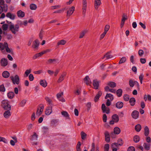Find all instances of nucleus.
<instances>
[{
    "instance_id": "nucleus-1",
    "label": "nucleus",
    "mask_w": 151,
    "mask_h": 151,
    "mask_svg": "<svg viewBox=\"0 0 151 151\" xmlns=\"http://www.w3.org/2000/svg\"><path fill=\"white\" fill-rule=\"evenodd\" d=\"M9 28L12 33L15 34L19 30V26L18 24H16L14 25L13 24H12L9 25Z\"/></svg>"
},
{
    "instance_id": "nucleus-2",
    "label": "nucleus",
    "mask_w": 151,
    "mask_h": 151,
    "mask_svg": "<svg viewBox=\"0 0 151 151\" xmlns=\"http://www.w3.org/2000/svg\"><path fill=\"white\" fill-rule=\"evenodd\" d=\"M10 102L7 100H4L2 101V106L5 110L11 109V106L10 105Z\"/></svg>"
},
{
    "instance_id": "nucleus-3",
    "label": "nucleus",
    "mask_w": 151,
    "mask_h": 151,
    "mask_svg": "<svg viewBox=\"0 0 151 151\" xmlns=\"http://www.w3.org/2000/svg\"><path fill=\"white\" fill-rule=\"evenodd\" d=\"M37 133L35 132H33V134L32 135L30 139L31 142L33 146L36 145L37 144Z\"/></svg>"
},
{
    "instance_id": "nucleus-4",
    "label": "nucleus",
    "mask_w": 151,
    "mask_h": 151,
    "mask_svg": "<svg viewBox=\"0 0 151 151\" xmlns=\"http://www.w3.org/2000/svg\"><path fill=\"white\" fill-rule=\"evenodd\" d=\"M10 78L14 84H16L18 85L19 84L20 79L19 76L17 75H16L14 77L11 76Z\"/></svg>"
},
{
    "instance_id": "nucleus-5",
    "label": "nucleus",
    "mask_w": 151,
    "mask_h": 151,
    "mask_svg": "<svg viewBox=\"0 0 151 151\" xmlns=\"http://www.w3.org/2000/svg\"><path fill=\"white\" fill-rule=\"evenodd\" d=\"M87 8V3L86 0H82V14L85 17Z\"/></svg>"
},
{
    "instance_id": "nucleus-6",
    "label": "nucleus",
    "mask_w": 151,
    "mask_h": 151,
    "mask_svg": "<svg viewBox=\"0 0 151 151\" xmlns=\"http://www.w3.org/2000/svg\"><path fill=\"white\" fill-rule=\"evenodd\" d=\"M63 92L59 93L57 94V97L58 100L62 102H64L65 101V99L62 96L63 95Z\"/></svg>"
},
{
    "instance_id": "nucleus-7",
    "label": "nucleus",
    "mask_w": 151,
    "mask_h": 151,
    "mask_svg": "<svg viewBox=\"0 0 151 151\" xmlns=\"http://www.w3.org/2000/svg\"><path fill=\"white\" fill-rule=\"evenodd\" d=\"M8 6L7 5H4L3 6H0V14L3 12H6L8 10Z\"/></svg>"
},
{
    "instance_id": "nucleus-8",
    "label": "nucleus",
    "mask_w": 151,
    "mask_h": 151,
    "mask_svg": "<svg viewBox=\"0 0 151 151\" xmlns=\"http://www.w3.org/2000/svg\"><path fill=\"white\" fill-rule=\"evenodd\" d=\"M0 63L1 65L4 67L6 66L8 64L7 60L6 58H2L1 60Z\"/></svg>"
},
{
    "instance_id": "nucleus-9",
    "label": "nucleus",
    "mask_w": 151,
    "mask_h": 151,
    "mask_svg": "<svg viewBox=\"0 0 151 151\" xmlns=\"http://www.w3.org/2000/svg\"><path fill=\"white\" fill-rule=\"evenodd\" d=\"M75 10V7L73 6L69 8L67 12V16H70L73 13Z\"/></svg>"
},
{
    "instance_id": "nucleus-10",
    "label": "nucleus",
    "mask_w": 151,
    "mask_h": 151,
    "mask_svg": "<svg viewBox=\"0 0 151 151\" xmlns=\"http://www.w3.org/2000/svg\"><path fill=\"white\" fill-rule=\"evenodd\" d=\"M101 4V0H95L94 1V7L96 10H97L98 7Z\"/></svg>"
},
{
    "instance_id": "nucleus-11",
    "label": "nucleus",
    "mask_w": 151,
    "mask_h": 151,
    "mask_svg": "<svg viewBox=\"0 0 151 151\" xmlns=\"http://www.w3.org/2000/svg\"><path fill=\"white\" fill-rule=\"evenodd\" d=\"M131 115L133 118L135 119H136L138 117L139 112L136 110L132 112Z\"/></svg>"
},
{
    "instance_id": "nucleus-12",
    "label": "nucleus",
    "mask_w": 151,
    "mask_h": 151,
    "mask_svg": "<svg viewBox=\"0 0 151 151\" xmlns=\"http://www.w3.org/2000/svg\"><path fill=\"white\" fill-rule=\"evenodd\" d=\"M106 58V59H114L115 58V56H113L112 55L110 54V53L108 52L103 57L102 59H104Z\"/></svg>"
},
{
    "instance_id": "nucleus-13",
    "label": "nucleus",
    "mask_w": 151,
    "mask_h": 151,
    "mask_svg": "<svg viewBox=\"0 0 151 151\" xmlns=\"http://www.w3.org/2000/svg\"><path fill=\"white\" fill-rule=\"evenodd\" d=\"M6 17L12 20H14L15 19V15L14 14L8 12L6 14Z\"/></svg>"
},
{
    "instance_id": "nucleus-14",
    "label": "nucleus",
    "mask_w": 151,
    "mask_h": 151,
    "mask_svg": "<svg viewBox=\"0 0 151 151\" xmlns=\"http://www.w3.org/2000/svg\"><path fill=\"white\" fill-rule=\"evenodd\" d=\"M105 136V140L109 143L110 141V135L109 132L108 131H106L104 133Z\"/></svg>"
},
{
    "instance_id": "nucleus-15",
    "label": "nucleus",
    "mask_w": 151,
    "mask_h": 151,
    "mask_svg": "<svg viewBox=\"0 0 151 151\" xmlns=\"http://www.w3.org/2000/svg\"><path fill=\"white\" fill-rule=\"evenodd\" d=\"M7 111H5L4 114V117L6 118H9L11 115V113L9 110H7Z\"/></svg>"
},
{
    "instance_id": "nucleus-16",
    "label": "nucleus",
    "mask_w": 151,
    "mask_h": 151,
    "mask_svg": "<svg viewBox=\"0 0 151 151\" xmlns=\"http://www.w3.org/2000/svg\"><path fill=\"white\" fill-rule=\"evenodd\" d=\"M40 85L44 88L46 87L47 85V83L45 80H41L40 82Z\"/></svg>"
},
{
    "instance_id": "nucleus-17",
    "label": "nucleus",
    "mask_w": 151,
    "mask_h": 151,
    "mask_svg": "<svg viewBox=\"0 0 151 151\" xmlns=\"http://www.w3.org/2000/svg\"><path fill=\"white\" fill-rule=\"evenodd\" d=\"M6 46H7V43L4 42V44L0 43V50L2 51L5 49Z\"/></svg>"
},
{
    "instance_id": "nucleus-18",
    "label": "nucleus",
    "mask_w": 151,
    "mask_h": 151,
    "mask_svg": "<svg viewBox=\"0 0 151 151\" xmlns=\"http://www.w3.org/2000/svg\"><path fill=\"white\" fill-rule=\"evenodd\" d=\"M105 99H107L111 101H112L114 99L113 96L111 94L107 93L105 97Z\"/></svg>"
},
{
    "instance_id": "nucleus-19",
    "label": "nucleus",
    "mask_w": 151,
    "mask_h": 151,
    "mask_svg": "<svg viewBox=\"0 0 151 151\" xmlns=\"http://www.w3.org/2000/svg\"><path fill=\"white\" fill-rule=\"evenodd\" d=\"M17 14L18 17L20 18L23 17L25 15L24 12L21 10H19L17 12Z\"/></svg>"
},
{
    "instance_id": "nucleus-20",
    "label": "nucleus",
    "mask_w": 151,
    "mask_h": 151,
    "mask_svg": "<svg viewBox=\"0 0 151 151\" xmlns=\"http://www.w3.org/2000/svg\"><path fill=\"white\" fill-rule=\"evenodd\" d=\"M105 89L107 92L109 91L113 93H115L116 92V90L113 88H110L108 86L105 87Z\"/></svg>"
},
{
    "instance_id": "nucleus-21",
    "label": "nucleus",
    "mask_w": 151,
    "mask_h": 151,
    "mask_svg": "<svg viewBox=\"0 0 151 151\" xmlns=\"http://www.w3.org/2000/svg\"><path fill=\"white\" fill-rule=\"evenodd\" d=\"M112 119L115 121V122H117L119 120L118 116L116 114H114L112 116Z\"/></svg>"
},
{
    "instance_id": "nucleus-22",
    "label": "nucleus",
    "mask_w": 151,
    "mask_h": 151,
    "mask_svg": "<svg viewBox=\"0 0 151 151\" xmlns=\"http://www.w3.org/2000/svg\"><path fill=\"white\" fill-rule=\"evenodd\" d=\"M107 85H108L107 86L112 88H114L116 86V83L115 82L112 81L108 82L107 83Z\"/></svg>"
},
{
    "instance_id": "nucleus-23",
    "label": "nucleus",
    "mask_w": 151,
    "mask_h": 151,
    "mask_svg": "<svg viewBox=\"0 0 151 151\" xmlns=\"http://www.w3.org/2000/svg\"><path fill=\"white\" fill-rule=\"evenodd\" d=\"M84 80L86 84H87L88 85H90L91 84V82L88 76H86Z\"/></svg>"
},
{
    "instance_id": "nucleus-24",
    "label": "nucleus",
    "mask_w": 151,
    "mask_h": 151,
    "mask_svg": "<svg viewBox=\"0 0 151 151\" xmlns=\"http://www.w3.org/2000/svg\"><path fill=\"white\" fill-rule=\"evenodd\" d=\"M93 85L94 88L97 89L98 88L99 86V83L96 80H94L93 82Z\"/></svg>"
},
{
    "instance_id": "nucleus-25",
    "label": "nucleus",
    "mask_w": 151,
    "mask_h": 151,
    "mask_svg": "<svg viewBox=\"0 0 151 151\" xmlns=\"http://www.w3.org/2000/svg\"><path fill=\"white\" fill-rule=\"evenodd\" d=\"M137 83V85L139 86V85L138 83L136 81H134L133 80H130L129 81V84L131 87H133L135 83Z\"/></svg>"
},
{
    "instance_id": "nucleus-26",
    "label": "nucleus",
    "mask_w": 151,
    "mask_h": 151,
    "mask_svg": "<svg viewBox=\"0 0 151 151\" xmlns=\"http://www.w3.org/2000/svg\"><path fill=\"white\" fill-rule=\"evenodd\" d=\"M32 48L35 50L38 47V40H36L34 41L32 46Z\"/></svg>"
},
{
    "instance_id": "nucleus-27",
    "label": "nucleus",
    "mask_w": 151,
    "mask_h": 151,
    "mask_svg": "<svg viewBox=\"0 0 151 151\" xmlns=\"http://www.w3.org/2000/svg\"><path fill=\"white\" fill-rule=\"evenodd\" d=\"M102 94V92L100 91L98 92V93L95 96L94 99V101L95 102L97 101L99 97L101 96Z\"/></svg>"
},
{
    "instance_id": "nucleus-28",
    "label": "nucleus",
    "mask_w": 151,
    "mask_h": 151,
    "mask_svg": "<svg viewBox=\"0 0 151 151\" xmlns=\"http://www.w3.org/2000/svg\"><path fill=\"white\" fill-rule=\"evenodd\" d=\"M10 75L8 71H4L2 74V76L3 77L5 78H8Z\"/></svg>"
},
{
    "instance_id": "nucleus-29",
    "label": "nucleus",
    "mask_w": 151,
    "mask_h": 151,
    "mask_svg": "<svg viewBox=\"0 0 151 151\" xmlns=\"http://www.w3.org/2000/svg\"><path fill=\"white\" fill-rule=\"evenodd\" d=\"M117 143L114 142L111 145V147L113 151H117L116 147H118Z\"/></svg>"
},
{
    "instance_id": "nucleus-30",
    "label": "nucleus",
    "mask_w": 151,
    "mask_h": 151,
    "mask_svg": "<svg viewBox=\"0 0 151 151\" xmlns=\"http://www.w3.org/2000/svg\"><path fill=\"white\" fill-rule=\"evenodd\" d=\"M61 114L66 119H68L69 118V115L66 111H63L61 112Z\"/></svg>"
},
{
    "instance_id": "nucleus-31",
    "label": "nucleus",
    "mask_w": 151,
    "mask_h": 151,
    "mask_svg": "<svg viewBox=\"0 0 151 151\" xmlns=\"http://www.w3.org/2000/svg\"><path fill=\"white\" fill-rule=\"evenodd\" d=\"M52 112V109L51 107H48L45 111V113L47 115H50L51 113Z\"/></svg>"
},
{
    "instance_id": "nucleus-32",
    "label": "nucleus",
    "mask_w": 151,
    "mask_h": 151,
    "mask_svg": "<svg viewBox=\"0 0 151 151\" xmlns=\"http://www.w3.org/2000/svg\"><path fill=\"white\" fill-rule=\"evenodd\" d=\"M66 73H63L60 77L58 81V83H60L62 82L64 79V77L65 76Z\"/></svg>"
},
{
    "instance_id": "nucleus-33",
    "label": "nucleus",
    "mask_w": 151,
    "mask_h": 151,
    "mask_svg": "<svg viewBox=\"0 0 151 151\" xmlns=\"http://www.w3.org/2000/svg\"><path fill=\"white\" fill-rule=\"evenodd\" d=\"M123 106V104L122 102H118L116 104V107L118 109H121Z\"/></svg>"
},
{
    "instance_id": "nucleus-34",
    "label": "nucleus",
    "mask_w": 151,
    "mask_h": 151,
    "mask_svg": "<svg viewBox=\"0 0 151 151\" xmlns=\"http://www.w3.org/2000/svg\"><path fill=\"white\" fill-rule=\"evenodd\" d=\"M129 103L131 106H134L135 103V98L133 97L129 99Z\"/></svg>"
},
{
    "instance_id": "nucleus-35",
    "label": "nucleus",
    "mask_w": 151,
    "mask_h": 151,
    "mask_svg": "<svg viewBox=\"0 0 151 151\" xmlns=\"http://www.w3.org/2000/svg\"><path fill=\"white\" fill-rule=\"evenodd\" d=\"M122 90L121 89L119 88L116 91V93L117 96L120 97L122 95Z\"/></svg>"
},
{
    "instance_id": "nucleus-36",
    "label": "nucleus",
    "mask_w": 151,
    "mask_h": 151,
    "mask_svg": "<svg viewBox=\"0 0 151 151\" xmlns=\"http://www.w3.org/2000/svg\"><path fill=\"white\" fill-rule=\"evenodd\" d=\"M135 129L136 131L139 132L141 129V126L140 124L136 125L135 127Z\"/></svg>"
},
{
    "instance_id": "nucleus-37",
    "label": "nucleus",
    "mask_w": 151,
    "mask_h": 151,
    "mask_svg": "<svg viewBox=\"0 0 151 151\" xmlns=\"http://www.w3.org/2000/svg\"><path fill=\"white\" fill-rule=\"evenodd\" d=\"M149 133V130L147 126H145V135L147 137Z\"/></svg>"
},
{
    "instance_id": "nucleus-38",
    "label": "nucleus",
    "mask_w": 151,
    "mask_h": 151,
    "mask_svg": "<svg viewBox=\"0 0 151 151\" xmlns=\"http://www.w3.org/2000/svg\"><path fill=\"white\" fill-rule=\"evenodd\" d=\"M56 63V60L55 59H50L47 60V63L48 64L50 63Z\"/></svg>"
},
{
    "instance_id": "nucleus-39",
    "label": "nucleus",
    "mask_w": 151,
    "mask_h": 151,
    "mask_svg": "<svg viewBox=\"0 0 151 151\" xmlns=\"http://www.w3.org/2000/svg\"><path fill=\"white\" fill-rule=\"evenodd\" d=\"M14 93L12 92H11L8 93L7 94V96L9 98L12 99L14 97Z\"/></svg>"
},
{
    "instance_id": "nucleus-40",
    "label": "nucleus",
    "mask_w": 151,
    "mask_h": 151,
    "mask_svg": "<svg viewBox=\"0 0 151 151\" xmlns=\"http://www.w3.org/2000/svg\"><path fill=\"white\" fill-rule=\"evenodd\" d=\"M114 132L115 134H119L120 132V129L118 127H115L114 129Z\"/></svg>"
},
{
    "instance_id": "nucleus-41",
    "label": "nucleus",
    "mask_w": 151,
    "mask_h": 151,
    "mask_svg": "<svg viewBox=\"0 0 151 151\" xmlns=\"http://www.w3.org/2000/svg\"><path fill=\"white\" fill-rule=\"evenodd\" d=\"M143 146L144 148L147 150H149L150 149V144H149L144 143V144Z\"/></svg>"
},
{
    "instance_id": "nucleus-42",
    "label": "nucleus",
    "mask_w": 151,
    "mask_h": 151,
    "mask_svg": "<svg viewBox=\"0 0 151 151\" xmlns=\"http://www.w3.org/2000/svg\"><path fill=\"white\" fill-rule=\"evenodd\" d=\"M87 31L86 30H84L82 31L80 33V36L79 38H82L84 36L86 32Z\"/></svg>"
},
{
    "instance_id": "nucleus-43",
    "label": "nucleus",
    "mask_w": 151,
    "mask_h": 151,
    "mask_svg": "<svg viewBox=\"0 0 151 151\" xmlns=\"http://www.w3.org/2000/svg\"><path fill=\"white\" fill-rule=\"evenodd\" d=\"M0 142H3L6 144H7L8 142L7 140L6 139L2 137H0Z\"/></svg>"
},
{
    "instance_id": "nucleus-44",
    "label": "nucleus",
    "mask_w": 151,
    "mask_h": 151,
    "mask_svg": "<svg viewBox=\"0 0 151 151\" xmlns=\"http://www.w3.org/2000/svg\"><path fill=\"white\" fill-rule=\"evenodd\" d=\"M127 60V58L126 57H122L120 59L119 62V64H122L125 62Z\"/></svg>"
},
{
    "instance_id": "nucleus-45",
    "label": "nucleus",
    "mask_w": 151,
    "mask_h": 151,
    "mask_svg": "<svg viewBox=\"0 0 151 151\" xmlns=\"http://www.w3.org/2000/svg\"><path fill=\"white\" fill-rule=\"evenodd\" d=\"M31 72V69L27 70L25 72L24 76L25 77H27L28 76L29 74Z\"/></svg>"
},
{
    "instance_id": "nucleus-46",
    "label": "nucleus",
    "mask_w": 151,
    "mask_h": 151,
    "mask_svg": "<svg viewBox=\"0 0 151 151\" xmlns=\"http://www.w3.org/2000/svg\"><path fill=\"white\" fill-rule=\"evenodd\" d=\"M45 99L49 105H52V100L49 97H45Z\"/></svg>"
},
{
    "instance_id": "nucleus-47",
    "label": "nucleus",
    "mask_w": 151,
    "mask_h": 151,
    "mask_svg": "<svg viewBox=\"0 0 151 151\" xmlns=\"http://www.w3.org/2000/svg\"><path fill=\"white\" fill-rule=\"evenodd\" d=\"M134 140L135 142H138L139 140V136L135 135L134 138Z\"/></svg>"
},
{
    "instance_id": "nucleus-48",
    "label": "nucleus",
    "mask_w": 151,
    "mask_h": 151,
    "mask_svg": "<svg viewBox=\"0 0 151 151\" xmlns=\"http://www.w3.org/2000/svg\"><path fill=\"white\" fill-rule=\"evenodd\" d=\"M8 28V25L6 24H4L2 26V29L4 31L6 30Z\"/></svg>"
},
{
    "instance_id": "nucleus-49",
    "label": "nucleus",
    "mask_w": 151,
    "mask_h": 151,
    "mask_svg": "<svg viewBox=\"0 0 151 151\" xmlns=\"http://www.w3.org/2000/svg\"><path fill=\"white\" fill-rule=\"evenodd\" d=\"M81 138L83 139H84L86 137L87 134L83 131L81 132Z\"/></svg>"
},
{
    "instance_id": "nucleus-50",
    "label": "nucleus",
    "mask_w": 151,
    "mask_h": 151,
    "mask_svg": "<svg viewBox=\"0 0 151 151\" xmlns=\"http://www.w3.org/2000/svg\"><path fill=\"white\" fill-rule=\"evenodd\" d=\"M81 142H78L76 146V149L77 151H81V149L80 148Z\"/></svg>"
},
{
    "instance_id": "nucleus-51",
    "label": "nucleus",
    "mask_w": 151,
    "mask_h": 151,
    "mask_svg": "<svg viewBox=\"0 0 151 151\" xmlns=\"http://www.w3.org/2000/svg\"><path fill=\"white\" fill-rule=\"evenodd\" d=\"M123 98L124 100L125 101H128L129 99V96L126 94L124 95Z\"/></svg>"
},
{
    "instance_id": "nucleus-52",
    "label": "nucleus",
    "mask_w": 151,
    "mask_h": 151,
    "mask_svg": "<svg viewBox=\"0 0 151 151\" xmlns=\"http://www.w3.org/2000/svg\"><path fill=\"white\" fill-rule=\"evenodd\" d=\"M117 143L118 146L122 145L123 144L122 140L121 139H119L118 140Z\"/></svg>"
},
{
    "instance_id": "nucleus-53",
    "label": "nucleus",
    "mask_w": 151,
    "mask_h": 151,
    "mask_svg": "<svg viewBox=\"0 0 151 151\" xmlns=\"http://www.w3.org/2000/svg\"><path fill=\"white\" fill-rule=\"evenodd\" d=\"M39 107L40 108V114H41L42 112L43 111L44 109V105L43 104H41L40 105Z\"/></svg>"
},
{
    "instance_id": "nucleus-54",
    "label": "nucleus",
    "mask_w": 151,
    "mask_h": 151,
    "mask_svg": "<svg viewBox=\"0 0 151 151\" xmlns=\"http://www.w3.org/2000/svg\"><path fill=\"white\" fill-rule=\"evenodd\" d=\"M66 41L64 40H62L60 41L58 43V45H64L66 43Z\"/></svg>"
},
{
    "instance_id": "nucleus-55",
    "label": "nucleus",
    "mask_w": 151,
    "mask_h": 151,
    "mask_svg": "<svg viewBox=\"0 0 151 151\" xmlns=\"http://www.w3.org/2000/svg\"><path fill=\"white\" fill-rule=\"evenodd\" d=\"M86 106L87 108V110L89 111L91 107V103L90 102H88L86 104Z\"/></svg>"
},
{
    "instance_id": "nucleus-56",
    "label": "nucleus",
    "mask_w": 151,
    "mask_h": 151,
    "mask_svg": "<svg viewBox=\"0 0 151 151\" xmlns=\"http://www.w3.org/2000/svg\"><path fill=\"white\" fill-rule=\"evenodd\" d=\"M30 8L32 10H35L37 8V6L34 4H32L30 5Z\"/></svg>"
},
{
    "instance_id": "nucleus-57",
    "label": "nucleus",
    "mask_w": 151,
    "mask_h": 151,
    "mask_svg": "<svg viewBox=\"0 0 151 151\" xmlns=\"http://www.w3.org/2000/svg\"><path fill=\"white\" fill-rule=\"evenodd\" d=\"M26 102V101L25 100H23L19 104L20 106L22 107L24 106Z\"/></svg>"
},
{
    "instance_id": "nucleus-58",
    "label": "nucleus",
    "mask_w": 151,
    "mask_h": 151,
    "mask_svg": "<svg viewBox=\"0 0 151 151\" xmlns=\"http://www.w3.org/2000/svg\"><path fill=\"white\" fill-rule=\"evenodd\" d=\"M105 151H109V145L108 144H106L104 146Z\"/></svg>"
},
{
    "instance_id": "nucleus-59",
    "label": "nucleus",
    "mask_w": 151,
    "mask_h": 151,
    "mask_svg": "<svg viewBox=\"0 0 151 151\" xmlns=\"http://www.w3.org/2000/svg\"><path fill=\"white\" fill-rule=\"evenodd\" d=\"M144 77V75L143 74H140L139 77V80L140 81V83L142 84V80L143 79Z\"/></svg>"
},
{
    "instance_id": "nucleus-60",
    "label": "nucleus",
    "mask_w": 151,
    "mask_h": 151,
    "mask_svg": "<svg viewBox=\"0 0 151 151\" xmlns=\"http://www.w3.org/2000/svg\"><path fill=\"white\" fill-rule=\"evenodd\" d=\"M5 90L4 86L3 84H2L0 86V91L4 92Z\"/></svg>"
},
{
    "instance_id": "nucleus-61",
    "label": "nucleus",
    "mask_w": 151,
    "mask_h": 151,
    "mask_svg": "<svg viewBox=\"0 0 151 151\" xmlns=\"http://www.w3.org/2000/svg\"><path fill=\"white\" fill-rule=\"evenodd\" d=\"M127 19V17L126 15L123 14L122 16V21L124 22Z\"/></svg>"
},
{
    "instance_id": "nucleus-62",
    "label": "nucleus",
    "mask_w": 151,
    "mask_h": 151,
    "mask_svg": "<svg viewBox=\"0 0 151 151\" xmlns=\"http://www.w3.org/2000/svg\"><path fill=\"white\" fill-rule=\"evenodd\" d=\"M44 33V32L43 30L42 29L40 32L39 34V37L41 39H42L43 35Z\"/></svg>"
},
{
    "instance_id": "nucleus-63",
    "label": "nucleus",
    "mask_w": 151,
    "mask_h": 151,
    "mask_svg": "<svg viewBox=\"0 0 151 151\" xmlns=\"http://www.w3.org/2000/svg\"><path fill=\"white\" fill-rule=\"evenodd\" d=\"M110 27L109 25H106L105 27L104 31L107 33V32L109 30Z\"/></svg>"
},
{
    "instance_id": "nucleus-64",
    "label": "nucleus",
    "mask_w": 151,
    "mask_h": 151,
    "mask_svg": "<svg viewBox=\"0 0 151 151\" xmlns=\"http://www.w3.org/2000/svg\"><path fill=\"white\" fill-rule=\"evenodd\" d=\"M127 151H135V148L133 146H130L128 148Z\"/></svg>"
}]
</instances>
